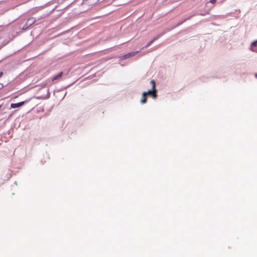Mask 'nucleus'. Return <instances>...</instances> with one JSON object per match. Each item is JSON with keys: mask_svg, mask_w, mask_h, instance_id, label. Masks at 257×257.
<instances>
[{"mask_svg": "<svg viewBox=\"0 0 257 257\" xmlns=\"http://www.w3.org/2000/svg\"><path fill=\"white\" fill-rule=\"evenodd\" d=\"M99 0H83L81 4L82 10L83 11H86L90 8L93 5L96 4Z\"/></svg>", "mask_w": 257, "mask_h": 257, "instance_id": "1", "label": "nucleus"}, {"mask_svg": "<svg viewBox=\"0 0 257 257\" xmlns=\"http://www.w3.org/2000/svg\"><path fill=\"white\" fill-rule=\"evenodd\" d=\"M150 83L152 85V89L149 90L148 91H145L143 93H146V95H151L154 98H156L157 97V89H156V83L154 80H152Z\"/></svg>", "mask_w": 257, "mask_h": 257, "instance_id": "2", "label": "nucleus"}, {"mask_svg": "<svg viewBox=\"0 0 257 257\" xmlns=\"http://www.w3.org/2000/svg\"><path fill=\"white\" fill-rule=\"evenodd\" d=\"M139 52H140L139 51H137L135 52H132L128 53L124 55L122 57H121L120 59L121 60H125V59H128L131 57L134 56L136 54L139 53Z\"/></svg>", "mask_w": 257, "mask_h": 257, "instance_id": "3", "label": "nucleus"}, {"mask_svg": "<svg viewBox=\"0 0 257 257\" xmlns=\"http://www.w3.org/2000/svg\"><path fill=\"white\" fill-rule=\"evenodd\" d=\"M25 104V101H22L17 103H12L11 107L12 108H18L23 106Z\"/></svg>", "mask_w": 257, "mask_h": 257, "instance_id": "4", "label": "nucleus"}, {"mask_svg": "<svg viewBox=\"0 0 257 257\" xmlns=\"http://www.w3.org/2000/svg\"><path fill=\"white\" fill-rule=\"evenodd\" d=\"M36 21L35 18H30L28 19L27 21V25L32 26L34 23H35Z\"/></svg>", "mask_w": 257, "mask_h": 257, "instance_id": "5", "label": "nucleus"}, {"mask_svg": "<svg viewBox=\"0 0 257 257\" xmlns=\"http://www.w3.org/2000/svg\"><path fill=\"white\" fill-rule=\"evenodd\" d=\"M147 97L146 93H143L142 98L141 99V103L142 104H144L147 102Z\"/></svg>", "mask_w": 257, "mask_h": 257, "instance_id": "6", "label": "nucleus"}, {"mask_svg": "<svg viewBox=\"0 0 257 257\" xmlns=\"http://www.w3.org/2000/svg\"><path fill=\"white\" fill-rule=\"evenodd\" d=\"M63 74V72H61L58 74L54 76L52 80V81L54 82L55 80H59L62 77Z\"/></svg>", "mask_w": 257, "mask_h": 257, "instance_id": "7", "label": "nucleus"}, {"mask_svg": "<svg viewBox=\"0 0 257 257\" xmlns=\"http://www.w3.org/2000/svg\"><path fill=\"white\" fill-rule=\"evenodd\" d=\"M156 40V38L153 39L150 42H149L147 45L145 47V48H147L149 47L155 40Z\"/></svg>", "mask_w": 257, "mask_h": 257, "instance_id": "8", "label": "nucleus"}, {"mask_svg": "<svg viewBox=\"0 0 257 257\" xmlns=\"http://www.w3.org/2000/svg\"><path fill=\"white\" fill-rule=\"evenodd\" d=\"M251 46L256 47L257 46V40L254 41L251 43Z\"/></svg>", "mask_w": 257, "mask_h": 257, "instance_id": "9", "label": "nucleus"}, {"mask_svg": "<svg viewBox=\"0 0 257 257\" xmlns=\"http://www.w3.org/2000/svg\"><path fill=\"white\" fill-rule=\"evenodd\" d=\"M29 27H30V25H27V22L26 23L25 25L24 26L23 29L24 30H26L28 28H29Z\"/></svg>", "mask_w": 257, "mask_h": 257, "instance_id": "10", "label": "nucleus"}, {"mask_svg": "<svg viewBox=\"0 0 257 257\" xmlns=\"http://www.w3.org/2000/svg\"><path fill=\"white\" fill-rule=\"evenodd\" d=\"M216 0H210V3H212V4H214L215 3Z\"/></svg>", "mask_w": 257, "mask_h": 257, "instance_id": "11", "label": "nucleus"}, {"mask_svg": "<svg viewBox=\"0 0 257 257\" xmlns=\"http://www.w3.org/2000/svg\"><path fill=\"white\" fill-rule=\"evenodd\" d=\"M3 75V72H0V77H1Z\"/></svg>", "mask_w": 257, "mask_h": 257, "instance_id": "12", "label": "nucleus"}, {"mask_svg": "<svg viewBox=\"0 0 257 257\" xmlns=\"http://www.w3.org/2000/svg\"><path fill=\"white\" fill-rule=\"evenodd\" d=\"M3 87V85L2 83H0V89L2 88Z\"/></svg>", "mask_w": 257, "mask_h": 257, "instance_id": "13", "label": "nucleus"}, {"mask_svg": "<svg viewBox=\"0 0 257 257\" xmlns=\"http://www.w3.org/2000/svg\"><path fill=\"white\" fill-rule=\"evenodd\" d=\"M255 77H257V73L255 74Z\"/></svg>", "mask_w": 257, "mask_h": 257, "instance_id": "14", "label": "nucleus"}, {"mask_svg": "<svg viewBox=\"0 0 257 257\" xmlns=\"http://www.w3.org/2000/svg\"><path fill=\"white\" fill-rule=\"evenodd\" d=\"M1 108V105H0V108Z\"/></svg>", "mask_w": 257, "mask_h": 257, "instance_id": "15", "label": "nucleus"}]
</instances>
